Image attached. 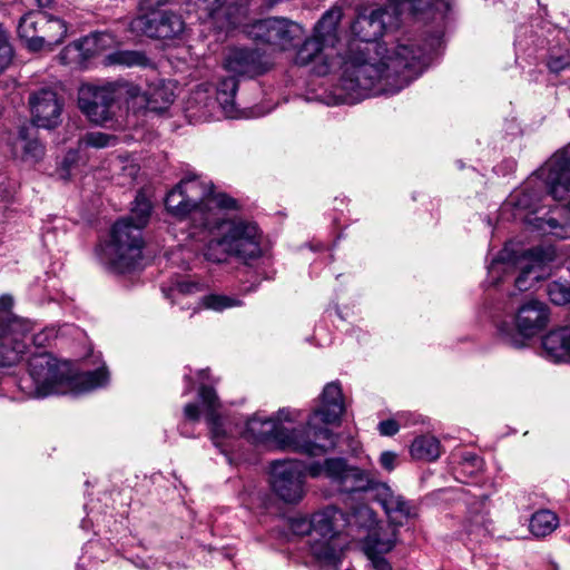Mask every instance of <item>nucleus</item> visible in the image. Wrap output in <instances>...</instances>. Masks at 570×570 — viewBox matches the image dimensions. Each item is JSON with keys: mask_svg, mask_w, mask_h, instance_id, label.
<instances>
[{"mask_svg": "<svg viewBox=\"0 0 570 570\" xmlns=\"http://www.w3.org/2000/svg\"><path fill=\"white\" fill-rule=\"evenodd\" d=\"M305 473L296 461H274L271 464V487L285 503H298L304 494Z\"/></svg>", "mask_w": 570, "mask_h": 570, "instance_id": "4468645a", "label": "nucleus"}, {"mask_svg": "<svg viewBox=\"0 0 570 570\" xmlns=\"http://www.w3.org/2000/svg\"><path fill=\"white\" fill-rule=\"evenodd\" d=\"M238 79L232 75L220 79L217 86L216 99L227 117L236 116L235 96L238 89Z\"/></svg>", "mask_w": 570, "mask_h": 570, "instance_id": "c85d7f7f", "label": "nucleus"}, {"mask_svg": "<svg viewBox=\"0 0 570 570\" xmlns=\"http://www.w3.org/2000/svg\"><path fill=\"white\" fill-rule=\"evenodd\" d=\"M328 50L322 41L314 36L306 38L296 52L295 63L307 66L315 63L314 71L320 76L327 75L335 62L330 58Z\"/></svg>", "mask_w": 570, "mask_h": 570, "instance_id": "4be33fe9", "label": "nucleus"}, {"mask_svg": "<svg viewBox=\"0 0 570 570\" xmlns=\"http://www.w3.org/2000/svg\"><path fill=\"white\" fill-rule=\"evenodd\" d=\"M547 67L554 75L570 70V49H551L547 59Z\"/></svg>", "mask_w": 570, "mask_h": 570, "instance_id": "58836bf2", "label": "nucleus"}, {"mask_svg": "<svg viewBox=\"0 0 570 570\" xmlns=\"http://www.w3.org/2000/svg\"><path fill=\"white\" fill-rule=\"evenodd\" d=\"M105 36L102 32H92L89 36L82 38L79 41H75L73 43L68 45L62 49L59 55V58L63 65L69 62L68 55L70 52H76L78 56L90 57L96 53L98 48V42Z\"/></svg>", "mask_w": 570, "mask_h": 570, "instance_id": "2f4dec72", "label": "nucleus"}, {"mask_svg": "<svg viewBox=\"0 0 570 570\" xmlns=\"http://www.w3.org/2000/svg\"><path fill=\"white\" fill-rule=\"evenodd\" d=\"M130 29L151 39H175L185 30L180 14L170 10H156L134 18Z\"/></svg>", "mask_w": 570, "mask_h": 570, "instance_id": "2eb2a0df", "label": "nucleus"}, {"mask_svg": "<svg viewBox=\"0 0 570 570\" xmlns=\"http://www.w3.org/2000/svg\"><path fill=\"white\" fill-rule=\"evenodd\" d=\"M14 298L11 294L0 295V321H28L13 313Z\"/></svg>", "mask_w": 570, "mask_h": 570, "instance_id": "49530a36", "label": "nucleus"}, {"mask_svg": "<svg viewBox=\"0 0 570 570\" xmlns=\"http://www.w3.org/2000/svg\"><path fill=\"white\" fill-rule=\"evenodd\" d=\"M402 522H389L379 524L368 532L363 542L365 553H387L393 550L396 544L399 527Z\"/></svg>", "mask_w": 570, "mask_h": 570, "instance_id": "b1692460", "label": "nucleus"}, {"mask_svg": "<svg viewBox=\"0 0 570 570\" xmlns=\"http://www.w3.org/2000/svg\"><path fill=\"white\" fill-rule=\"evenodd\" d=\"M432 7V0H412L407 10L412 13L425 12Z\"/></svg>", "mask_w": 570, "mask_h": 570, "instance_id": "5fc2aeb1", "label": "nucleus"}, {"mask_svg": "<svg viewBox=\"0 0 570 570\" xmlns=\"http://www.w3.org/2000/svg\"><path fill=\"white\" fill-rule=\"evenodd\" d=\"M142 233L132 227L130 219H118L110 229L108 242L101 246L99 259L111 273L135 271L142 258Z\"/></svg>", "mask_w": 570, "mask_h": 570, "instance_id": "0eeeda50", "label": "nucleus"}, {"mask_svg": "<svg viewBox=\"0 0 570 570\" xmlns=\"http://www.w3.org/2000/svg\"><path fill=\"white\" fill-rule=\"evenodd\" d=\"M212 194V187L197 175L185 176L165 197V207L169 215L178 220L189 218L195 227L213 230L222 224L217 210L204 204Z\"/></svg>", "mask_w": 570, "mask_h": 570, "instance_id": "39448f33", "label": "nucleus"}, {"mask_svg": "<svg viewBox=\"0 0 570 570\" xmlns=\"http://www.w3.org/2000/svg\"><path fill=\"white\" fill-rule=\"evenodd\" d=\"M174 294L189 295L200 291V284L191 281H180L169 289Z\"/></svg>", "mask_w": 570, "mask_h": 570, "instance_id": "de8ad7c7", "label": "nucleus"}, {"mask_svg": "<svg viewBox=\"0 0 570 570\" xmlns=\"http://www.w3.org/2000/svg\"><path fill=\"white\" fill-rule=\"evenodd\" d=\"M60 177L62 179H68L69 177V163L67 159H65L61 164V174Z\"/></svg>", "mask_w": 570, "mask_h": 570, "instance_id": "680f3d73", "label": "nucleus"}, {"mask_svg": "<svg viewBox=\"0 0 570 570\" xmlns=\"http://www.w3.org/2000/svg\"><path fill=\"white\" fill-rule=\"evenodd\" d=\"M343 18V11L338 7L328 9L314 27L313 36L327 49H333L338 41V26Z\"/></svg>", "mask_w": 570, "mask_h": 570, "instance_id": "a878e982", "label": "nucleus"}, {"mask_svg": "<svg viewBox=\"0 0 570 570\" xmlns=\"http://www.w3.org/2000/svg\"><path fill=\"white\" fill-rule=\"evenodd\" d=\"M531 224L535 229L543 234H549L559 238H567L568 230L563 224H561L556 217L551 215L534 217Z\"/></svg>", "mask_w": 570, "mask_h": 570, "instance_id": "e433bc0d", "label": "nucleus"}, {"mask_svg": "<svg viewBox=\"0 0 570 570\" xmlns=\"http://www.w3.org/2000/svg\"><path fill=\"white\" fill-rule=\"evenodd\" d=\"M28 368L36 397L65 393L69 385H73L79 392H89L104 387L109 382V372L105 365L95 371L70 375L66 367L47 352L32 354L28 361Z\"/></svg>", "mask_w": 570, "mask_h": 570, "instance_id": "7ed1b4c3", "label": "nucleus"}, {"mask_svg": "<svg viewBox=\"0 0 570 570\" xmlns=\"http://www.w3.org/2000/svg\"><path fill=\"white\" fill-rule=\"evenodd\" d=\"M344 401L340 383H327L321 394V403L309 415L306 425L287 430L273 417H261L257 414L246 422L244 436L253 443L273 442L282 450H289L307 456H322L332 451L337 443V435L327 426H317L320 420L324 424H333L341 420Z\"/></svg>", "mask_w": 570, "mask_h": 570, "instance_id": "f03ea898", "label": "nucleus"}, {"mask_svg": "<svg viewBox=\"0 0 570 570\" xmlns=\"http://www.w3.org/2000/svg\"><path fill=\"white\" fill-rule=\"evenodd\" d=\"M199 20L213 21L220 29L238 26L246 17L249 0H187Z\"/></svg>", "mask_w": 570, "mask_h": 570, "instance_id": "ddd939ff", "label": "nucleus"}, {"mask_svg": "<svg viewBox=\"0 0 570 570\" xmlns=\"http://www.w3.org/2000/svg\"><path fill=\"white\" fill-rule=\"evenodd\" d=\"M377 430L381 435L393 436L399 432L400 425L395 420L390 419L381 421L379 423Z\"/></svg>", "mask_w": 570, "mask_h": 570, "instance_id": "09e8293b", "label": "nucleus"}, {"mask_svg": "<svg viewBox=\"0 0 570 570\" xmlns=\"http://www.w3.org/2000/svg\"><path fill=\"white\" fill-rule=\"evenodd\" d=\"M327 471L330 482L342 493L367 492L376 482L371 472L348 464L344 458H331Z\"/></svg>", "mask_w": 570, "mask_h": 570, "instance_id": "f3484780", "label": "nucleus"}, {"mask_svg": "<svg viewBox=\"0 0 570 570\" xmlns=\"http://www.w3.org/2000/svg\"><path fill=\"white\" fill-rule=\"evenodd\" d=\"M117 141V138L115 136L101 132V131H91L87 132L83 138L82 142L87 147H94V148H105L110 145H115Z\"/></svg>", "mask_w": 570, "mask_h": 570, "instance_id": "37998d69", "label": "nucleus"}, {"mask_svg": "<svg viewBox=\"0 0 570 570\" xmlns=\"http://www.w3.org/2000/svg\"><path fill=\"white\" fill-rule=\"evenodd\" d=\"M67 23L57 17L41 11L23 14L17 27L19 39L30 52H51L67 37Z\"/></svg>", "mask_w": 570, "mask_h": 570, "instance_id": "6e6552de", "label": "nucleus"}, {"mask_svg": "<svg viewBox=\"0 0 570 570\" xmlns=\"http://www.w3.org/2000/svg\"><path fill=\"white\" fill-rule=\"evenodd\" d=\"M396 459L397 455L394 452L384 451L380 455V464L384 470L391 472L396 466Z\"/></svg>", "mask_w": 570, "mask_h": 570, "instance_id": "3c124183", "label": "nucleus"}, {"mask_svg": "<svg viewBox=\"0 0 570 570\" xmlns=\"http://www.w3.org/2000/svg\"><path fill=\"white\" fill-rule=\"evenodd\" d=\"M198 396L206 409V421L209 428L210 438L215 446L225 452V440L228 434L224 429L223 420L218 413L220 402L214 387L202 383L198 389Z\"/></svg>", "mask_w": 570, "mask_h": 570, "instance_id": "412c9836", "label": "nucleus"}, {"mask_svg": "<svg viewBox=\"0 0 570 570\" xmlns=\"http://www.w3.org/2000/svg\"><path fill=\"white\" fill-rule=\"evenodd\" d=\"M410 452L415 460L431 462L440 456L441 444L434 435H420L413 440Z\"/></svg>", "mask_w": 570, "mask_h": 570, "instance_id": "7c9ffc66", "label": "nucleus"}, {"mask_svg": "<svg viewBox=\"0 0 570 570\" xmlns=\"http://www.w3.org/2000/svg\"><path fill=\"white\" fill-rule=\"evenodd\" d=\"M125 87L118 83L83 85L78 94V107L87 118L104 125L112 118V106L120 99Z\"/></svg>", "mask_w": 570, "mask_h": 570, "instance_id": "9b49d317", "label": "nucleus"}, {"mask_svg": "<svg viewBox=\"0 0 570 570\" xmlns=\"http://www.w3.org/2000/svg\"><path fill=\"white\" fill-rule=\"evenodd\" d=\"M230 255L229 250L223 244V236L209 240L204 248V257L208 262L222 263Z\"/></svg>", "mask_w": 570, "mask_h": 570, "instance_id": "a19ab883", "label": "nucleus"}, {"mask_svg": "<svg viewBox=\"0 0 570 570\" xmlns=\"http://www.w3.org/2000/svg\"><path fill=\"white\" fill-rule=\"evenodd\" d=\"M547 294L556 305L570 304V284L561 281H553L547 286Z\"/></svg>", "mask_w": 570, "mask_h": 570, "instance_id": "ea45409f", "label": "nucleus"}, {"mask_svg": "<svg viewBox=\"0 0 570 570\" xmlns=\"http://www.w3.org/2000/svg\"><path fill=\"white\" fill-rule=\"evenodd\" d=\"M311 553L320 561L332 562L337 557L336 547L333 539H314L311 542Z\"/></svg>", "mask_w": 570, "mask_h": 570, "instance_id": "4c0bfd02", "label": "nucleus"}, {"mask_svg": "<svg viewBox=\"0 0 570 570\" xmlns=\"http://www.w3.org/2000/svg\"><path fill=\"white\" fill-rule=\"evenodd\" d=\"M303 520L304 519L294 520L292 523L293 529L299 533H311L312 534V531H306L305 527L301 523Z\"/></svg>", "mask_w": 570, "mask_h": 570, "instance_id": "bf43d9fd", "label": "nucleus"}, {"mask_svg": "<svg viewBox=\"0 0 570 570\" xmlns=\"http://www.w3.org/2000/svg\"><path fill=\"white\" fill-rule=\"evenodd\" d=\"M204 204H208L210 208L214 210H217L219 213L220 218L224 222H227L224 218V215L222 213L223 209H235L237 207L236 199L229 197L226 194H218L214 198H208V196L204 199Z\"/></svg>", "mask_w": 570, "mask_h": 570, "instance_id": "c03bdc74", "label": "nucleus"}, {"mask_svg": "<svg viewBox=\"0 0 570 570\" xmlns=\"http://www.w3.org/2000/svg\"><path fill=\"white\" fill-rule=\"evenodd\" d=\"M547 193L556 200H567L570 213V144L558 150L539 169Z\"/></svg>", "mask_w": 570, "mask_h": 570, "instance_id": "dca6fc26", "label": "nucleus"}, {"mask_svg": "<svg viewBox=\"0 0 570 570\" xmlns=\"http://www.w3.org/2000/svg\"><path fill=\"white\" fill-rule=\"evenodd\" d=\"M542 191L533 186V181H527L520 189L512 193L504 206L517 210H530L534 213L541 200Z\"/></svg>", "mask_w": 570, "mask_h": 570, "instance_id": "bb28decb", "label": "nucleus"}, {"mask_svg": "<svg viewBox=\"0 0 570 570\" xmlns=\"http://www.w3.org/2000/svg\"><path fill=\"white\" fill-rule=\"evenodd\" d=\"M554 257L556 253L550 247L538 246L518 254L505 246L492 259L488 271L494 284L503 281L507 275L518 273L514 286L525 292L550 275V264Z\"/></svg>", "mask_w": 570, "mask_h": 570, "instance_id": "20e7f679", "label": "nucleus"}, {"mask_svg": "<svg viewBox=\"0 0 570 570\" xmlns=\"http://www.w3.org/2000/svg\"><path fill=\"white\" fill-rule=\"evenodd\" d=\"M150 63V59L140 50H116L107 55L104 59L105 66H120L126 68H145Z\"/></svg>", "mask_w": 570, "mask_h": 570, "instance_id": "c756f323", "label": "nucleus"}, {"mask_svg": "<svg viewBox=\"0 0 570 570\" xmlns=\"http://www.w3.org/2000/svg\"><path fill=\"white\" fill-rule=\"evenodd\" d=\"M397 12L387 8L360 11L351 24L353 39L340 53V86L352 100L371 96H392L423 73L440 43L433 35L419 45L416 39L401 36L389 46L377 40L384 32L397 29Z\"/></svg>", "mask_w": 570, "mask_h": 570, "instance_id": "f257e3e1", "label": "nucleus"}, {"mask_svg": "<svg viewBox=\"0 0 570 570\" xmlns=\"http://www.w3.org/2000/svg\"><path fill=\"white\" fill-rule=\"evenodd\" d=\"M351 519L360 522L365 528H372L376 524V513L366 505L355 509L352 517H348L341 509L330 505L314 513L309 521L303 520L301 523L306 531H312L313 535L334 539L351 523Z\"/></svg>", "mask_w": 570, "mask_h": 570, "instance_id": "1a4fd4ad", "label": "nucleus"}, {"mask_svg": "<svg viewBox=\"0 0 570 570\" xmlns=\"http://www.w3.org/2000/svg\"><path fill=\"white\" fill-rule=\"evenodd\" d=\"M191 370L188 367V373L184 375L185 381V389H184V395L189 394L194 390V381L190 375Z\"/></svg>", "mask_w": 570, "mask_h": 570, "instance_id": "4d7b16f0", "label": "nucleus"}, {"mask_svg": "<svg viewBox=\"0 0 570 570\" xmlns=\"http://www.w3.org/2000/svg\"><path fill=\"white\" fill-rule=\"evenodd\" d=\"M397 513L405 519H415L419 517V508L413 501L406 500L403 495L391 510V517Z\"/></svg>", "mask_w": 570, "mask_h": 570, "instance_id": "a18cd8bd", "label": "nucleus"}, {"mask_svg": "<svg viewBox=\"0 0 570 570\" xmlns=\"http://www.w3.org/2000/svg\"><path fill=\"white\" fill-rule=\"evenodd\" d=\"M184 415L189 421L197 422L199 420V407L196 403H188L184 407Z\"/></svg>", "mask_w": 570, "mask_h": 570, "instance_id": "6e6d98bb", "label": "nucleus"}, {"mask_svg": "<svg viewBox=\"0 0 570 570\" xmlns=\"http://www.w3.org/2000/svg\"><path fill=\"white\" fill-rule=\"evenodd\" d=\"M304 28L286 18H267L249 26L248 35L255 41L269 45L278 50H288L304 36Z\"/></svg>", "mask_w": 570, "mask_h": 570, "instance_id": "f8f14e48", "label": "nucleus"}, {"mask_svg": "<svg viewBox=\"0 0 570 570\" xmlns=\"http://www.w3.org/2000/svg\"><path fill=\"white\" fill-rule=\"evenodd\" d=\"M368 559L372 561V564L375 570H392V566L390 562L383 557L384 553H365Z\"/></svg>", "mask_w": 570, "mask_h": 570, "instance_id": "603ef678", "label": "nucleus"}, {"mask_svg": "<svg viewBox=\"0 0 570 570\" xmlns=\"http://www.w3.org/2000/svg\"><path fill=\"white\" fill-rule=\"evenodd\" d=\"M142 97L146 102V110L157 115L168 111L175 100L171 85L164 80L150 83Z\"/></svg>", "mask_w": 570, "mask_h": 570, "instance_id": "393cba45", "label": "nucleus"}, {"mask_svg": "<svg viewBox=\"0 0 570 570\" xmlns=\"http://www.w3.org/2000/svg\"><path fill=\"white\" fill-rule=\"evenodd\" d=\"M134 90H135V88H132L131 90H128V92L134 95Z\"/></svg>", "mask_w": 570, "mask_h": 570, "instance_id": "69168bd1", "label": "nucleus"}, {"mask_svg": "<svg viewBox=\"0 0 570 570\" xmlns=\"http://www.w3.org/2000/svg\"><path fill=\"white\" fill-rule=\"evenodd\" d=\"M412 0H389V6H385L384 8H387L390 11L397 12V19H399V26L401 24V14L404 8L407 9Z\"/></svg>", "mask_w": 570, "mask_h": 570, "instance_id": "864d4df0", "label": "nucleus"}, {"mask_svg": "<svg viewBox=\"0 0 570 570\" xmlns=\"http://www.w3.org/2000/svg\"><path fill=\"white\" fill-rule=\"evenodd\" d=\"M291 412L289 410L287 409H281L278 412H277V417L274 419L276 422H278V424H281L282 421H291V416H289Z\"/></svg>", "mask_w": 570, "mask_h": 570, "instance_id": "13d9d810", "label": "nucleus"}, {"mask_svg": "<svg viewBox=\"0 0 570 570\" xmlns=\"http://www.w3.org/2000/svg\"><path fill=\"white\" fill-rule=\"evenodd\" d=\"M242 305V301L236 296L225 294H208L200 298L199 306L205 309L223 312L228 308Z\"/></svg>", "mask_w": 570, "mask_h": 570, "instance_id": "f704fd0d", "label": "nucleus"}, {"mask_svg": "<svg viewBox=\"0 0 570 570\" xmlns=\"http://www.w3.org/2000/svg\"><path fill=\"white\" fill-rule=\"evenodd\" d=\"M148 7H161L171 3L174 0H146Z\"/></svg>", "mask_w": 570, "mask_h": 570, "instance_id": "052dcab7", "label": "nucleus"}, {"mask_svg": "<svg viewBox=\"0 0 570 570\" xmlns=\"http://www.w3.org/2000/svg\"><path fill=\"white\" fill-rule=\"evenodd\" d=\"M224 68L237 78H255L264 75L269 65L262 52L248 48H233L224 59Z\"/></svg>", "mask_w": 570, "mask_h": 570, "instance_id": "aec40b11", "label": "nucleus"}, {"mask_svg": "<svg viewBox=\"0 0 570 570\" xmlns=\"http://www.w3.org/2000/svg\"><path fill=\"white\" fill-rule=\"evenodd\" d=\"M32 129L22 126L19 128L14 148L22 150L21 158L28 163H38L45 155V147L37 137L32 136Z\"/></svg>", "mask_w": 570, "mask_h": 570, "instance_id": "cd10ccee", "label": "nucleus"}, {"mask_svg": "<svg viewBox=\"0 0 570 570\" xmlns=\"http://www.w3.org/2000/svg\"><path fill=\"white\" fill-rule=\"evenodd\" d=\"M151 209V202L146 197L145 194L138 193L135 197V200L132 202L130 215L128 217H124L122 219H130L132 227L139 228V230L142 233V229L149 222Z\"/></svg>", "mask_w": 570, "mask_h": 570, "instance_id": "473e14b6", "label": "nucleus"}, {"mask_svg": "<svg viewBox=\"0 0 570 570\" xmlns=\"http://www.w3.org/2000/svg\"><path fill=\"white\" fill-rule=\"evenodd\" d=\"M374 500L381 504L389 518H391V510L397 503L402 494L396 493L389 484L376 481L373 489Z\"/></svg>", "mask_w": 570, "mask_h": 570, "instance_id": "c9c22d12", "label": "nucleus"}, {"mask_svg": "<svg viewBox=\"0 0 570 570\" xmlns=\"http://www.w3.org/2000/svg\"><path fill=\"white\" fill-rule=\"evenodd\" d=\"M547 323H499L501 341L514 348H522L541 337L543 356L553 363H570V325L546 328Z\"/></svg>", "mask_w": 570, "mask_h": 570, "instance_id": "423d86ee", "label": "nucleus"}, {"mask_svg": "<svg viewBox=\"0 0 570 570\" xmlns=\"http://www.w3.org/2000/svg\"><path fill=\"white\" fill-rule=\"evenodd\" d=\"M223 232V244L229 250L230 255L248 263L262 255V233L256 223L234 219L224 222L219 227L212 232Z\"/></svg>", "mask_w": 570, "mask_h": 570, "instance_id": "9d476101", "label": "nucleus"}, {"mask_svg": "<svg viewBox=\"0 0 570 570\" xmlns=\"http://www.w3.org/2000/svg\"><path fill=\"white\" fill-rule=\"evenodd\" d=\"M31 122L37 128L55 129L61 124L63 99L51 87H41L29 94Z\"/></svg>", "mask_w": 570, "mask_h": 570, "instance_id": "a211bd4d", "label": "nucleus"}, {"mask_svg": "<svg viewBox=\"0 0 570 570\" xmlns=\"http://www.w3.org/2000/svg\"><path fill=\"white\" fill-rule=\"evenodd\" d=\"M198 376L202 381H206V380H209V370L208 368H205V370H200L198 372Z\"/></svg>", "mask_w": 570, "mask_h": 570, "instance_id": "e2e57ef3", "label": "nucleus"}, {"mask_svg": "<svg viewBox=\"0 0 570 570\" xmlns=\"http://www.w3.org/2000/svg\"><path fill=\"white\" fill-rule=\"evenodd\" d=\"M24 323H0V367H10L18 364L26 354L28 342L42 344L39 336H29L19 334L16 327H21Z\"/></svg>", "mask_w": 570, "mask_h": 570, "instance_id": "6ab92c4d", "label": "nucleus"}, {"mask_svg": "<svg viewBox=\"0 0 570 570\" xmlns=\"http://www.w3.org/2000/svg\"><path fill=\"white\" fill-rule=\"evenodd\" d=\"M39 7H47L50 0H36Z\"/></svg>", "mask_w": 570, "mask_h": 570, "instance_id": "0e129e2a", "label": "nucleus"}, {"mask_svg": "<svg viewBox=\"0 0 570 570\" xmlns=\"http://www.w3.org/2000/svg\"><path fill=\"white\" fill-rule=\"evenodd\" d=\"M507 315L513 316V321H549V305L535 297H527L522 301L511 298L503 307Z\"/></svg>", "mask_w": 570, "mask_h": 570, "instance_id": "5701e85b", "label": "nucleus"}, {"mask_svg": "<svg viewBox=\"0 0 570 570\" xmlns=\"http://www.w3.org/2000/svg\"><path fill=\"white\" fill-rule=\"evenodd\" d=\"M558 527V517L549 510L537 511L530 519L529 529L535 537H546Z\"/></svg>", "mask_w": 570, "mask_h": 570, "instance_id": "72a5a7b5", "label": "nucleus"}, {"mask_svg": "<svg viewBox=\"0 0 570 570\" xmlns=\"http://www.w3.org/2000/svg\"><path fill=\"white\" fill-rule=\"evenodd\" d=\"M331 458L325 459L323 463L321 462H313L307 468L306 471L312 478H317L322 474H324L328 479V471H327V462Z\"/></svg>", "mask_w": 570, "mask_h": 570, "instance_id": "8fccbe9b", "label": "nucleus"}, {"mask_svg": "<svg viewBox=\"0 0 570 570\" xmlns=\"http://www.w3.org/2000/svg\"><path fill=\"white\" fill-rule=\"evenodd\" d=\"M13 58V49L9 41V33L0 23V73L8 68Z\"/></svg>", "mask_w": 570, "mask_h": 570, "instance_id": "79ce46f5", "label": "nucleus"}]
</instances>
